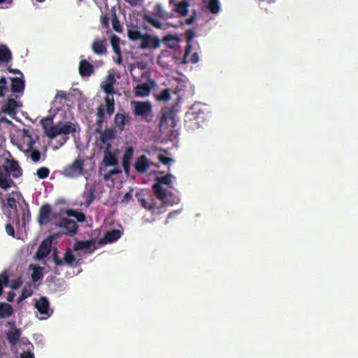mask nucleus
Listing matches in <instances>:
<instances>
[{"label": "nucleus", "mask_w": 358, "mask_h": 358, "mask_svg": "<svg viewBox=\"0 0 358 358\" xmlns=\"http://www.w3.org/2000/svg\"><path fill=\"white\" fill-rule=\"evenodd\" d=\"M162 116L159 120V128L161 131L175 127L177 124V110L175 107H164L161 110Z\"/></svg>", "instance_id": "obj_4"}, {"label": "nucleus", "mask_w": 358, "mask_h": 358, "mask_svg": "<svg viewBox=\"0 0 358 358\" xmlns=\"http://www.w3.org/2000/svg\"><path fill=\"white\" fill-rule=\"evenodd\" d=\"M52 120H53V118L51 117H48L43 118L41 120V124L42 125V127L45 131V133L48 137V134H50V130L51 129V127L52 126V125H51Z\"/></svg>", "instance_id": "obj_41"}, {"label": "nucleus", "mask_w": 358, "mask_h": 358, "mask_svg": "<svg viewBox=\"0 0 358 358\" xmlns=\"http://www.w3.org/2000/svg\"><path fill=\"white\" fill-rule=\"evenodd\" d=\"M121 235L122 231L117 229L108 231L104 234L103 238L98 241L97 245L101 246L107 243L115 242L121 237Z\"/></svg>", "instance_id": "obj_14"}, {"label": "nucleus", "mask_w": 358, "mask_h": 358, "mask_svg": "<svg viewBox=\"0 0 358 358\" xmlns=\"http://www.w3.org/2000/svg\"><path fill=\"white\" fill-rule=\"evenodd\" d=\"M110 43L113 46V51L116 55L121 53L120 48V38L116 35H113L110 38Z\"/></svg>", "instance_id": "obj_46"}, {"label": "nucleus", "mask_w": 358, "mask_h": 358, "mask_svg": "<svg viewBox=\"0 0 358 358\" xmlns=\"http://www.w3.org/2000/svg\"><path fill=\"white\" fill-rule=\"evenodd\" d=\"M18 106L17 102L13 98H8L5 104L1 108V111L4 114L14 116L16 114V108Z\"/></svg>", "instance_id": "obj_21"}, {"label": "nucleus", "mask_w": 358, "mask_h": 358, "mask_svg": "<svg viewBox=\"0 0 358 358\" xmlns=\"http://www.w3.org/2000/svg\"><path fill=\"white\" fill-rule=\"evenodd\" d=\"M152 189L157 199L164 201L167 197L166 190L160 184L155 183L152 185Z\"/></svg>", "instance_id": "obj_29"}, {"label": "nucleus", "mask_w": 358, "mask_h": 358, "mask_svg": "<svg viewBox=\"0 0 358 358\" xmlns=\"http://www.w3.org/2000/svg\"><path fill=\"white\" fill-rule=\"evenodd\" d=\"M122 164L124 172L128 174L130 171V161H126L122 159Z\"/></svg>", "instance_id": "obj_61"}, {"label": "nucleus", "mask_w": 358, "mask_h": 358, "mask_svg": "<svg viewBox=\"0 0 358 358\" xmlns=\"http://www.w3.org/2000/svg\"><path fill=\"white\" fill-rule=\"evenodd\" d=\"M150 164L151 163L149 159L146 156L142 155L138 157L137 160H136L134 167L138 173H143L148 171Z\"/></svg>", "instance_id": "obj_17"}, {"label": "nucleus", "mask_w": 358, "mask_h": 358, "mask_svg": "<svg viewBox=\"0 0 358 358\" xmlns=\"http://www.w3.org/2000/svg\"><path fill=\"white\" fill-rule=\"evenodd\" d=\"M85 164L80 159H76L71 164L65 166L62 174L64 177L69 178H77L83 176Z\"/></svg>", "instance_id": "obj_5"}, {"label": "nucleus", "mask_w": 358, "mask_h": 358, "mask_svg": "<svg viewBox=\"0 0 358 358\" xmlns=\"http://www.w3.org/2000/svg\"><path fill=\"white\" fill-rule=\"evenodd\" d=\"M78 124H73L71 122L62 123L59 122L56 125L52 126L50 130L48 137L50 138H55L59 135H69V134H74L76 131Z\"/></svg>", "instance_id": "obj_6"}, {"label": "nucleus", "mask_w": 358, "mask_h": 358, "mask_svg": "<svg viewBox=\"0 0 358 358\" xmlns=\"http://www.w3.org/2000/svg\"><path fill=\"white\" fill-rule=\"evenodd\" d=\"M94 188L90 187L83 194V197L85 199V206H90L94 201Z\"/></svg>", "instance_id": "obj_34"}, {"label": "nucleus", "mask_w": 358, "mask_h": 358, "mask_svg": "<svg viewBox=\"0 0 358 358\" xmlns=\"http://www.w3.org/2000/svg\"><path fill=\"white\" fill-rule=\"evenodd\" d=\"M11 59L12 54L10 49L5 45H1L0 48V62H8Z\"/></svg>", "instance_id": "obj_31"}, {"label": "nucleus", "mask_w": 358, "mask_h": 358, "mask_svg": "<svg viewBox=\"0 0 358 358\" xmlns=\"http://www.w3.org/2000/svg\"><path fill=\"white\" fill-rule=\"evenodd\" d=\"M36 144V139H31V141H29L27 143V148L26 150L27 152H31L29 155V157L31 159L33 162L35 163L40 161L41 157V152L34 149V145Z\"/></svg>", "instance_id": "obj_25"}, {"label": "nucleus", "mask_w": 358, "mask_h": 358, "mask_svg": "<svg viewBox=\"0 0 358 358\" xmlns=\"http://www.w3.org/2000/svg\"><path fill=\"white\" fill-rule=\"evenodd\" d=\"M143 19L145 21L149 22L150 24L154 26L155 27V29H161L162 27V22H159V20H157V19H155L150 15H147V14L144 15Z\"/></svg>", "instance_id": "obj_44"}, {"label": "nucleus", "mask_w": 358, "mask_h": 358, "mask_svg": "<svg viewBox=\"0 0 358 358\" xmlns=\"http://www.w3.org/2000/svg\"><path fill=\"white\" fill-rule=\"evenodd\" d=\"M55 225L58 228L64 229L62 233L69 236H73L78 232V224L72 220L62 218Z\"/></svg>", "instance_id": "obj_9"}, {"label": "nucleus", "mask_w": 358, "mask_h": 358, "mask_svg": "<svg viewBox=\"0 0 358 358\" xmlns=\"http://www.w3.org/2000/svg\"><path fill=\"white\" fill-rule=\"evenodd\" d=\"M171 3H173V10L180 16H186L188 13L189 3L187 0H181L176 2V0H170Z\"/></svg>", "instance_id": "obj_18"}, {"label": "nucleus", "mask_w": 358, "mask_h": 358, "mask_svg": "<svg viewBox=\"0 0 358 358\" xmlns=\"http://www.w3.org/2000/svg\"><path fill=\"white\" fill-rule=\"evenodd\" d=\"M5 150L0 148V200L3 203L2 192L8 191L10 188L16 187L14 179L22 176V169L18 162L14 159L6 156Z\"/></svg>", "instance_id": "obj_1"}, {"label": "nucleus", "mask_w": 358, "mask_h": 358, "mask_svg": "<svg viewBox=\"0 0 358 358\" xmlns=\"http://www.w3.org/2000/svg\"><path fill=\"white\" fill-rule=\"evenodd\" d=\"M160 41L157 37H155L148 34L143 35V37L141 40L139 48L141 50H148V48H157L159 47Z\"/></svg>", "instance_id": "obj_12"}, {"label": "nucleus", "mask_w": 358, "mask_h": 358, "mask_svg": "<svg viewBox=\"0 0 358 358\" xmlns=\"http://www.w3.org/2000/svg\"><path fill=\"white\" fill-rule=\"evenodd\" d=\"M13 308L11 305L6 303H0V317L6 318L13 314Z\"/></svg>", "instance_id": "obj_30"}, {"label": "nucleus", "mask_w": 358, "mask_h": 358, "mask_svg": "<svg viewBox=\"0 0 358 358\" xmlns=\"http://www.w3.org/2000/svg\"><path fill=\"white\" fill-rule=\"evenodd\" d=\"M8 282H9V278H8V275L6 271H2L0 275V296L2 294L3 285H8Z\"/></svg>", "instance_id": "obj_51"}, {"label": "nucleus", "mask_w": 358, "mask_h": 358, "mask_svg": "<svg viewBox=\"0 0 358 358\" xmlns=\"http://www.w3.org/2000/svg\"><path fill=\"white\" fill-rule=\"evenodd\" d=\"M158 158L161 163H162L163 164H166V165L169 164L170 162H171L173 161V159L167 157L164 155H159Z\"/></svg>", "instance_id": "obj_58"}, {"label": "nucleus", "mask_w": 358, "mask_h": 358, "mask_svg": "<svg viewBox=\"0 0 358 358\" xmlns=\"http://www.w3.org/2000/svg\"><path fill=\"white\" fill-rule=\"evenodd\" d=\"M23 199L22 194L20 192L13 191L10 193L6 199L8 206L13 209L17 210V202L20 199Z\"/></svg>", "instance_id": "obj_27"}, {"label": "nucleus", "mask_w": 358, "mask_h": 358, "mask_svg": "<svg viewBox=\"0 0 358 358\" xmlns=\"http://www.w3.org/2000/svg\"><path fill=\"white\" fill-rule=\"evenodd\" d=\"M111 143H107L103 150V158L101 162V165L104 166H116L118 164L117 159V150H112Z\"/></svg>", "instance_id": "obj_7"}, {"label": "nucleus", "mask_w": 358, "mask_h": 358, "mask_svg": "<svg viewBox=\"0 0 358 358\" xmlns=\"http://www.w3.org/2000/svg\"><path fill=\"white\" fill-rule=\"evenodd\" d=\"M200 115H203V112H201L200 109L196 110L194 107H192L187 113V117L189 120H198L201 118Z\"/></svg>", "instance_id": "obj_40"}, {"label": "nucleus", "mask_w": 358, "mask_h": 358, "mask_svg": "<svg viewBox=\"0 0 358 358\" xmlns=\"http://www.w3.org/2000/svg\"><path fill=\"white\" fill-rule=\"evenodd\" d=\"M208 8L213 14L219 13L220 10L219 0H209Z\"/></svg>", "instance_id": "obj_43"}, {"label": "nucleus", "mask_w": 358, "mask_h": 358, "mask_svg": "<svg viewBox=\"0 0 358 358\" xmlns=\"http://www.w3.org/2000/svg\"><path fill=\"white\" fill-rule=\"evenodd\" d=\"M33 294V290L31 289V285L29 284L28 285H25L21 292V294L18 298V302L22 301V300H25L26 298L31 296Z\"/></svg>", "instance_id": "obj_39"}, {"label": "nucleus", "mask_w": 358, "mask_h": 358, "mask_svg": "<svg viewBox=\"0 0 358 358\" xmlns=\"http://www.w3.org/2000/svg\"><path fill=\"white\" fill-rule=\"evenodd\" d=\"M105 110L103 105H100L96 108V120H105Z\"/></svg>", "instance_id": "obj_54"}, {"label": "nucleus", "mask_w": 358, "mask_h": 358, "mask_svg": "<svg viewBox=\"0 0 358 358\" xmlns=\"http://www.w3.org/2000/svg\"><path fill=\"white\" fill-rule=\"evenodd\" d=\"M52 243V240L50 238L43 240L35 253V259L41 260L45 258L50 252Z\"/></svg>", "instance_id": "obj_10"}, {"label": "nucleus", "mask_w": 358, "mask_h": 358, "mask_svg": "<svg viewBox=\"0 0 358 358\" xmlns=\"http://www.w3.org/2000/svg\"><path fill=\"white\" fill-rule=\"evenodd\" d=\"M8 92V87L7 86V80L5 77L0 78V97H4Z\"/></svg>", "instance_id": "obj_49"}, {"label": "nucleus", "mask_w": 358, "mask_h": 358, "mask_svg": "<svg viewBox=\"0 0 358 358\" xmlns=\"http://www.w3.org/2000/svg\"><path fill=\"white\" fill-rule=\"evenodd\" d=\"M130 117L129 114L126 113H117L115 115L114 122L115 125L117 127L119 131H122L124 129L126 124L129 123Z\"/></svg>", "instance_id": "obj_26"}, {"label": "nucleus", "mask_w": 358, "mask_h": 358, "mask_svg": "<svg viewBox=\"0 0 358 358\" xmlns=\"http://www.w3.org/2000/svg\"><path fill=\"white\" fill-rule=\"evenodd\" d=\"M33 350V344H28V348L20 354V358H35Z\"/></svg>", "instance_id": "obj_48"}, {"label": "nucleus", "mask_w": 358, "mask_h": 358, "mask_svg": "<svg viewBox=\"0 0 358 358\" xmlns=\"http://www.w3.org/2000/svg\"><path fill=\"white\" fill-rule=\"evenodd\" d=\"M131 199H132V192H131V190H130V191H129V192L125 193V194L124 195L121 202L122 203H127Z\"/></svg>", "instance_id": "obj_57"}, {"label": "nucleus", "mask_w": 358, "mask_h": 358, "mask_svg": "<svg viewBox=\"0 0 358 358\" xmlns=\"http://www.w3.org/2000/svg\"><path fill=\"white\" fill-rule=\"evenodd\" d=\"M156 85V82L152 79H149L147 83L138 84L134 89L135 95L137 97H145L151 92V89Z\"/></svg>", "instance_id": "obj_11"}, {"label": "nucleus", "mask_w": 358, "mask_h": 358, "mask_svg": "<svg viewBox=\"0 0 358 358\" xmlns=\"http://www.w3.org/2000/svg\"><path fill=\"white\" fill-rule=\"evenodd\" d=\"M52 213V207L48 203L43 204L39 208L38 215V223L40 225H43L50 221V215Z\"/></svg>", "instance_id": "obj_13"}, {"label": "nucleus", "mask_w": 358, "mask_h": 358, "mask_svg": "<svg viewBox=\"0 0 358 358\" xmlns=\"http://www.w3.org/2000/svg\"><path fill=\"white\" fill-rule=\"evenodd\" d=\"M121 172H122V170L120 168H115L112 170H110L107 173H104L103 179L105 181H109L113 176H115L116 174H118Z\"/></svg>", "instance_id": "obj_52"}, {"label": "nucleus", "mask_w": 358, "mask_h": 358, "mask_svg": "<svg viewBox=\"0 0 358 358\" xmlns=\"http://www.w3.org/2000/svg\"><path fill=\"white\" fill-rule=\"evenodd\" d=\"M163 41L171 50H176V48L178 46V45L174 43V42L178 41V39L177 37H175L172 35L164 36Z\"/></svg>", "instance_id": "obj_42"}, {"label": "nucleus", "mask_w": 358, "mask_h": 358, "mask_svg": "<svg viewBox=\"0 0 358 358\" xmlns=\"http://www.w3.org/2000/svg\"><path fill=\"white\" fill-rule=\"evenodd\" d=\"M63 260L64 263L69 266H73L76 263V257L70 249L65 252Z\"/></svg>", "instance_id": "obj_37"}, {"label": "nucleus", "mask_w": 358, "mask_h": 358, "mask_svg": "<svg viewBox=\"0 0 358 358\" xmlns=\"http://www.w3.org/2000/svg\"><path fill=\"white\" fill-rule=\"evenodd\" d=\"M133 113L147 122H151L153 118L152 104L150 101H132Z\"/></svg>", "instance_id": "obj_3"}, {"label": "nucleus", "mask_w": 358, "mask_h": 358, "mask_svg": "<svg viewBox=\"0 0 358 358\" xmlns=\"http://www.w3.org/2000/svg\"><path fill=\"white\" fill-rule=\"evenodd\" d=\"M115 83V78L113 74L108 75L105 82L101 85V87L106 94L105 102L106 106V113L109 117L113 115L115 110V101L114 94H115L114 85Z\"/></svg>", "instance_id": "obj_2"}, {"label": "nucleus", "mask_w": 358, "mask_h": 358, "mask_svg": "<svg viewBox=\"0 0 358 358\" xmlns=\"http://www.w3.org/2000/svg\"><path fill=\"white\" fill-rule=\"evenodd\" d=\"M50 171L49 168L46 166H42L36 170V175L39 179L43 180L48 178Z\"/></svg>", "instance_id": "obj_45"}, {"label": "nucleus", "mask_w": 358, "mask_h": 358, "mask_svg": "<svg viewBox=\"0 0 358 358\" xmlns=\"http://www.w3.org/2000/svg\"><path fill=\"white\" fill-rule=\"evenodd\" d=\"M66 213L67 216L75 217L78 222H83L86 220L85 213L83 212H78L75 210L69 209L66 210Z\"/></svg>", "instance_id": "obj_36"}, {"label": "nucleus", "mask_w": 358, "mask_h": 358, "mask_svg": "<svg viewBox=\"0 0 358 358\" xmlns=\"http://www.w3.org/2000/svg\"><path fill=\"white\" fill-rule=\"evenodd\" d=\"M104 121V120H96V123H95V124H96V128H95V134H98V132L101 131Z\"/></svg>", "instance_id": "obj_62"}, {"label": "nucleus", "mask_w": 358, "mask_h": 358, "mask_svg": "<svg viewBox=\"0 0 358 358\" xmlns=\"http://www.w3.org/2000/svg\"><path fill=\"white\" fill-rule=\"evenodd\" d=\"M35 308L42 315L48 317L53 313V310L50 308V303L46 296H41L35 303Z\"/></svg>", "instance_id": "obj_15"}, {"label": "nucleus", "mask_w": 358, "mask_h": 358, "mask_svg": "<svg viewBox=\"0 0 358 358\" xmlns=\"http://www.w3.org/2000/svg\"><path fill=\"white\" fill-rule=\"evenodd\" d=\"M21 335V330L17 328H14L13 329H10L6 331V338L9 345L11 347H15L18 343Z\"/></svg>", "instance_id": "obj_19"}, {"label": "nucleus", "mask_w": 358, "mask_h": 358, "mask_svg": "<svg viewBox=\"0 0 358 358\" xmlns=\"http://www.w3.org/2000/svg\"><path fill=\"white\" fill-rule=\"evenodd\" d=\"M185 35L187 41V46L185 48V55L182 62L183 64H187L188 62L187 61V57L192 50V42L194 40V38L195 37V31L193 29H188L187 31H186Z\"/></svg>", "instance_id": "obj_24"}, {"label": "nucleus", "mask_w": 358, "mask_h": 358, "mask_svg": "<svg viewBox=\"0 0 358 358\" xmlns=\"http://www.w3.org/2000/svg\"><path fill=\"white\" fill-rule=\"evenodd\" d=\"M101 23L103 27L108 29L109 27V17L107 15H103L101 17Z\"/></svg>", "instance_id": "obj_59"}, {"label": "nucleus", "mask_w": 358, "mask_h": 358, "mask_svg": "<svg viewBox=\"0 0 358 358\" xmlns=\"http://www.w3.org/2000/svg\"><path fill=\"white\" fill-rule=\"evenodd\" d=\"M95 245H96V242L94 240L80 241H77L74 244L73 249L76 251L85 250L90 249L93 246L92 250L89 252L90 253H92L97 248V247Z\"/></svg>", "instance_id": "obj_23"}, {"label": "nucleus", "mask_w": 358, "mask_h": 358, "mask_svg": "<svg viewBox=\"0 0 358 358\" xmlns=\"http://www.w3.org/2000/svg\"><path fill=\"white\" fill-rule=\"evenodd\" d=\"M172 62L178 64H183L182 62V59L180 60L179 57H176L174 55L173 50H171V49H164L160 52L157 57V63L162 67L168 66L169 64Z\"/></svg>", "instance_id": "obj_8"}, {"label": "nucleus", "mask_w": 358, "mask_h": 358, "mask_svg": "<svg viewBox=\"0 0 358 358\" xmlns=\"http://www.w3.org/2000/svg\"><path fill=\"white\" fill-rule=\"evenodd\" d=\"M11 90L13 93H20L24 89V81L20 78H11Z\"/></svg>", "instance_id": "obj_28"}, {"label": "nucleus", "mask_w": 358, "mask_h": 358, "mask_svg": "<svg viewBox=\"0 0 358 358\" xmlns=\"http://www.w3.org/2000/svg\"><path fill=\"white\" fill-rule=\"evenodd\" d=\"M133 155H134V148L131 146H129L126 148V150L123 154L122 159L126 160V161H131V159L132 158Z\"/></svg>", "instance_id": "obj_53"}, {"label": "nucleus", "mask_w": 358, "mask_h": 358, "mask_svg": "<svg viewBox=\"0 0 358 358\" xmlns=\"http://www.w3.org/2000/svg\"><path fill=\"white\" fill-rule=\"evenodd\" d=\"M57 99L60 100H66L67 99V94L65 91H57L56 94V96H55V101H57Z\"/></svg>", "instance_id": "obj_55"}, {"label": "nucleus", "mask_w": 358, "mask_h": 358, "mask_svg": "<svg viewBox=\"0 0 358 358\" xmlns=\"http://www.w3.org/2000/svg\"><path fill=\"white\" fill-rule=\"evenodd\" d=\"M5 229L6 233L8 235L11 236L12 237H15V228L11 224H7Z\"/></svg>", "instance_id": "obj_56"}, {"label": "nucleus", "mask_w": 358, "mask_h": 358, "mask_svg": "<svg viewBox=\"0 0 358 358\" xmlns=\"http://www.w3.org/2000/svg\"><path fill=\"white\" fill-rule=\"evenodd\" d=\"M99 137L98 141H99L102 144L109 143L108 141L115 138V129L114 128H106L103 131H100Z\"/></svg>", "instance_id": "obj_22"}, {"label": "nucleus", "mask_w": 358, "mask_h": 358, "mask_svg": "<svg viewBox=\"0 0 358 358\" xmlns=\"http://www.w3.org/2000/svg\"><path fill=\"white\" fill-rule=\"evenodd\" d=\"M127 35L130 40L136 41L138 40L141 41L144 34H143L136 27H134L128 29Z\"/></svg>", "instance_id": "obj_32"}, {"label": "nucleus", "mask_w": 358, "mask_h": 358, "mask_svg": "<svg viewBox=\"0 0 358 358\" xmlns=\"http://www.w3.org/2000/svg\"><path fill=\"white\" fill-rule=\"evenodd\" d=\"M154 12L155 15L161 18L166 19L169 17V14L163 10L162 6L160 3L155 4Z\"/></svg>", "instance_id": "obj_47"}, {"label": "nucleus", "mask_w": 358, "mask_h": 358, "mask_svg": "<svg viewBox=\"0 0 358 358\" xmlns=\"http://www.w3.org/2000/svg\"><path fill=\"white\" fill-rule=\"evenodd\" d=\"M138 201L141 205L145 209L149 210H154L156 208L155 200L151 198L149 201L143 198H138Z\"/></svg>", "instance_id": "obj_33"}, {"label": "nucleus", "mask_w": 358, "mask_h": 358, "mask_svg": "<svg viewBox=\"0 0 358 358\" xmlns=\"http://www.w3.org/2000/svg\"><path fill=\"white\" fill-rule=\"evenodd\" d=\"M78 71L82 77H88L94 73V67L88 61L82 59L79 64Z\"/></svg>", "instance_id": "obj_20"}, {"label": "nucleus", "mask_w": 358, "mask_h": 358, "mask_svg": "<svg viewBox=\"0 0 358 358\" xmlns=\"http://www.w3.org/2000/svg\"><path fill=\"white\" fill-rule=\"evenodd\" d=\"M53 261L56 266H62L64 264V260L59 259L57 255V252H55L53 255Z\"/></svg>", "instance_id": "obj_60"}, {"label": "nucleus", "mask_w": 358, "mask_h": 358, "mask_svg": "<svg viewBox=\"0 0 358 358\" xmlns=\"http://www.w3.org/2000/svg\"><path fill=\"white\" fill-rule=\"evenodd\" d=\"M173 176L171 173H167L166 176L157 178V183L162 185H166L170 188H173L172 179Z\"/></svg>", "instance_id": "obj_38"}, {"label": "nucleus", "mask_w": 358, "mask_h": 358, "mask_svg": "<svg viewBox=\"0 0 358 358\" xmlns=\"http://www.w3.org/2000/svg\"><path fill=\"white\" fill-rule=\"evenodd\" d=\"M107 45L108 43L105 38H96L92 45V49L93 52L96 55H106L108 52Z\"/></svg>", "instance_id": "obj_16"}, {"label": "nucleus", "mask_w": 358, "mask_h": 358, "mask_svg": "<svg viewBox=\"0 0 358 358\" xmlns=\"http://www.w3.org/2000/svg\"><path fill=\"white\" fill-rule=\"evenodd\" d=\"M112 17H113V19H112L113 28L115 29V31L117 33H121L122 31V27H121L120 22L117 17V13H115V11L113 12Z\"/></svg>", "instance_id": "obj_50"}, {"label": "nucleus", "mask_w": 358, "mask_h": 358, "mask_svg": "<svg viewBox=\"0 0 358 358\" xmlns=\"http://www.w3.org/2000/svg\"><path fill=\"white\" fill-rule=\"evenodd\" d=\"M199 60V57L198 52H194L190 58V62L193 64H196V63H198Z\"/></svg>", "instance_id": "obj_64"}, {"label": "nucleus", "mask_w": 358, "mask_h": 358, "mask_svg": "<svg viewBox=\"0 0 358 358\" xmlns=\"http://www.w3.org/2000/svg\"><path fill=\"white\" fill-rule=\"evenodd\" d=\"M155 99L158 101L166 102L171 99V90L169 88H165L162 90L159 94L155 95Z\"/></svg>", "instance_id": "obj_35"}, {"label": "nucleus", "mask_w": 358, "mask_h": 358, "mask_svg": "<svg viewBox=\"0 0 358 358\" xmlns=\"http://www.w3.org/2000/svg\"><path fill=\"white\" fill-rule=\"evenodd\" d=\"M42 275L37 271H34L31 275V278L34 282H37L39 279H41Z\"/></svg>", "instance_id": "obj_63"}]
</instances>
